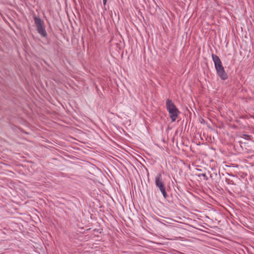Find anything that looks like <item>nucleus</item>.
Returning <instances> with one entry per match:
<instances>
[{
  "label": "nucleus",
  "instance_id": "f257e3e1",
  "mask_svg": "<svg viewBox=\"0 0 254 254\" xmlns=\"http://www.w3.org/2000/svg\"><path fill=\"white\" fill-rule=\"evenodd\" d=\"M166 108L170 114V118L172 122H175L178 117L180 113L179 111L176 108L172 101L169 99L166 100Z\"/></svg>",
  "mask_w": 254,
  "mask_h": 254
},
{
  "label": "nucleus",
  "instance_id": "f03ea898",
  "mask_svg": "<svg viewBox=\"0 0 254 254\" xmlns=\"http://www.w3.org/2000/svg\"><path fill=\"white\" fill-rule=\"evenodd\" d=\"M34 20L38 33L42 37H46L47 33L44 26V21L39 17L35 16Z\"/></svg>",
  "mask_w": 254,
  "mask_h": 254
},
{
  "label": "nucleus",
  "instance_id": "7ed1b4c3",
  "mask_svg": "<svg viewBox=\"0 0 254 254\" xmlns=\"http://www.w3.org/2000/svg\"><path fill=\"white\" fill-rule=\"evenodd\" d=\"M155 183L156 186L159 189L164 197L166 198L168 194L166 191V187L163 181L161 174L160 173L156 176Z\"/></svg>",
  "mask_w": 254,
  "mask_h": 254
},
{
  "label": "nucleus",
  "instance_id": "20e7f679",
  "mask_svg": "<svg viewBox=\"0 0 254 254\" xmlns=\"http://www.w3.org/2000/svg\"><path fill=\"white\" fill-rule=\"evenodd\" d=\"M212 58L213 61L214 63L215 67L216 70L220 69L221 68L224 67L222 65V62L218 56L212 54Z\"/></svg>",
  "mask_w": 254,
  "mask_h": 254
},
{
  "label": "nucleus",
  "instance_id": "39448f33",
  "mask_svg": "<svg viewBox=\"0 0 254 254\" xmlns=\"http://www.w3.org/2000/svg\"><path fill=\"white\" fill-rule=\"evenodd\" d=\"M216 71L217 75L222 80H225L228 78L227 74L225 72L224 67L216 70Z\"/></svg>",
  "mask_w": 254,
  "mask_h": 254
},
{
  "label": "nucleus",
  "instance_id": "423d86ee",
  "mask_svg": "<svg viewBox=\"0 0 254 254\" xmlns=\"http://www.w3.org/2000/svg\"><path fill=\"white\" fill-rule=\"evenodd\" d=\"M107 0H103V4H104V5H106V3H107Z\"/></svg>",
  "mask_w": 254,
  "mask_h": 254
},
{
  "label": "nucleus",
  "instance_id": "0eeeda50",
  "mask_svg": "<svg viewBox=\"0 0 254 254\" xmlns=\"http://www.w3.org/2000/svg\"><path fill=\"white\" fill-rule=\"evenodd\" d=\"M245 136H246L247 137H249V135H245Z\"/></svg>",
  "mask_w": 254,
  "mask_h": 254
},
{
  "label": "nucleus",
  "instance_id": "6e6552de",
  "mask_svg": "<svg viewBox=\"0 0 254 254\" xmlns=\"http://www.w3.org/2000/svg\"><path fill=\"white\" fill-rule=\"evenodd\" d=\"M203 176L204 177H205V176H206L205 174H203Z\"/></svg>",
  "mask_w": 254,
  "mask_h": 254
}]
</instances>
